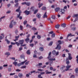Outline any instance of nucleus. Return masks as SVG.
<instances>
[{"instance_id":"nucleus-40","label":"nucleus","mask_w":78,"mask_h":78,"mask_svg":"<svg viewBox=\"0 0 78 78\" xmlns=\"http://www.w3.org/2000/svg\"><path fill=\"white\" fill-rule=\"evenodd\" d=\"M51 19H55V15H53L51 17Z\"/></svg>"},{"instance_id":"nucleus-23","label":"nucleus","mask_w":78,"mask_h":78,"mask_svg":"<svg viewBox=\"0 0 78 78\" xmlns=\"http://www.w3.org/2000/svg\"><path fill=\"white\" fill-rule=\"evenodd\" d=\"M5 41H6L7 44H10V41H8V40L7 39H6L5 40Z\"/></svg>"},{"instance_id":"nucleus-64","label":"nucleus","mask_w":78,"mask_h":78,"mask_svg":"<svg viewBox=\"0 0 78 78\" xmlns=\"http://www.w3.org/2000/svg\"><path fill=\"white\" fill-rule=\"evenodd\" d=\"M37 57V55H33V58H36Z\"/></svg>"},{"instance_id":"nucleus-36","label":"nucleus","mask_w":78,"mask_h":78,"mask_svg":"<svg viewBox=\"0 0 78 78\" xmlns=\"http://www.w3.org/2000/svg\"><path fill=\"white\" fill-rule=\"evenodd\" d=\"M26 5H27V6H30V5H31V3L29 2H26Z\"/></svg>"},{"instance_id":"nucleus-17","label":"nucleus","mask_w":78,"mask_h":78,"mask_svg":"<svg viewBox=\"0 0 78 78\" xmlns=\"http://www.w3.org/2000/svg\"><path fill=\"white\" fill-rule=\"evenodd\" d=\"M45 72L46 74H50V73H52L51 72H49L48 70H46L45 71Z\"/></svg>"},{"instance_id":"nucleus-26","label":"nucleus","mask_w":78,"mask_h":78,"mask_svg":"<svg viewBox=\"0 0 78 78\" xmlns=\"http://www.w3.org/2000/svg\"><path fill=\"white\" fill-rule=\"evenodd\" d=\"M78 14H74L73 15V17L74 18H75V17H78Z\"/></svg>"},{"instance_id":"nucleus-8","label":"nucleus","mask_w":78,"mask_h":78,"mask_svg":"<svg viewBox=\"0 0 78 78\" xmlns=\"http://www.w3.org/2000/svg\"><path fill=\"white\" fill-rule=\"evenodd\" d=\"M71 67V65H68L66 67V71H67V70H69V69Z\"/></svg>"},{"instance_id":"nucleus-34","label":"nucleus","mask_w":78,"mask_h":78,"mask_svg":"<svg viewBox=\"0 0 78 78\" xmlns=\"http://www.w3.org/2000/svg\"><path fill=\"white\" fill-rule=\"evenodd\" d=\"M38 11V9H36L35 10L34 12V14H36L37 12Z\"/></svg>"},{"instance_id":"nucleus-47","label":"nucleus","mask_w":78,"mask_h":78,"mask_svg":"<svg viewBox=\"0 0 78 78\" xmlns=\"http://www.w3.org/2000/svg\"><path fill=\"white\" fill-rule=\"evenodd\" d=\"M78 17H76V18L75 19V20L73 21V22H76L77 20H78Z\"/></svg>"},{"instance_id":"nucleus-51","label":"nucleus","mask_w":78,"mask_h":78,"mask_svg":"<svg viewBox=\"0 0 78 78\" xmlns=\"http://www.w3.org/2000/svg\"><path fill=\"white\" fill-rule=\"evenodd\" d=\"M72 26H73L74 27H75V24H72L70 26V27H72Z\"/></svg>"},{"instance_id":"nucleus-15","label":"nucleus","mask_w":78,"mask_h":78,"mask_svg":"<svg viewBox=\"0 0 78 78\" xmlns=\"http://www.w3.org/2000/svg\"><path fill=\"white\" fill-rule=\"evenodd\" d=\"M59 27H60V25H59V24H57L55 26V28L58 29V28H59Z\"/></svg>"},{"instance_id":"nucleus-45","label":"nucleus","mask_w":78,"mask_h":78,"mask_svg":"<svg viewBox=\"0 0 78 78\" xmlns=\"http://www.w3.org/2000/svg\"><path fill=\"white\" fill-rule=\"evenodd\" d=\"M52 44H53V42L51 41L50 42L48 45H49L50 46H51V45H52Z\"/></svg>"},{"instance_id":"nucleus-41","label":"nucleus","mask_w":78,"mask_h":78,"mask_svg":"<svg viewBox=\"0 0 78 78\" xmlns=\"http://www.w3.org/2000/svg\"><path fill=\"white\" fill-rule=\"evenodd\" d=\"M37 38L38 39H41V37L40 35H37Z\"/></svg>"},{"instance_id":"nucleus-28","label":"nucleus","mask_w":78,"mask_h":78,"mask_svg":"<svg viewBox=\"0 0 78 78\" xmlns=\"http://www.w3.org/2000/svg\"><path fill=\"white\" fill-rule=\"evenodd\" d=\"M71 30L73 31H75L76 30V27H73L71 28Z\"/></svg>"},{"instance_id":"nucleus-14","label":"nucleus","mask_w":78,"mask_h":78,"mask_svg":"<svg viewBox=\"0 0 78 78\" xmlns=\"http://www.w3.org/2000/svg\"><path fill=\"white\" fill-rule=\"evenodd\" d=\"M75 36V35H72V34L70 33L69 34H68V35H67V38L68 39V37H69L70 36Z\"/></svg>"},{"instance_id":"nucleus-12","label":"nucleus","mask_w":78,"mask_h":78,"mask_svg":"<svg viewBox=\"0 0 78 78\" xmlns=\"http://www.w3.org/2000/svg\"><path fill=\"white\" fill-rule=\"evenodd\" d=\"M25 41L26 43H28L30 41V38H27L25 39Z\"/></svg>"},{"instance_id":"nucleus-25","label":"nucleus","mask_w":78,"mask_h":78,"mask_svg":"<svg viewBox=\"0 0 78 78\" xmlns=\"http://www.w3.org/2000/svg\"><path fill=\"white\" fill-rule=\"evenodd\" d=\"M30 50H28L27 51L26 53H27V55H30V53H31V52H30Z\"/></svg>"},{"instance_id":"nucleus-11","label":"nucleus","mask_w":78,"mask_h":78,"mask_svg":"<svg viewBox=\"0 0 78 78\" xmlns=\"http://www.w3.org/2000/svg\"><path fill=\"white\" fill-rule=\"evenodd\" d=\"M41 15L40 13H37L36 15V16L38 19H40V18H41Z\"/></svg>"},{"instance_id":"nucleus-30","label":"nucleus","mask_w":78,"mask_h":78,"mask_svg":"<svg viewBox=\"0 0 78 78\" xmlns=\"http://www.w3.org/2000/svg\"><path fill=\"white\" fill-rule=\"evenodd\" d=\"M13 64L15 65V66H16L17 65V62H14L13 63Z\"/></svg>"},{"instance_id":"nucleus-35","label":"nucleus","mask_w":78,"mask_h":78,"mask_svg":"<svg viewBox=\"0 0 78 78\" xmlns=\"http://www.w3.org/2000/svg\"><path fill=\"white\" fill-rule=\"evenodd\" d=\"M32 30H33V31H35L37 30L36 28H35L34 27H33L31 28Z\"/></svg>"},{"instance_id":"nucleus-50","label":"nucleus","mask_w":78,"mask_h":78,"mask_svg":"<svg viewBox=\"0 0 78 78\" xmlns=\"http://www.w3.org/2000/svg\"><path fill=\"white\" fill-rule=\"evenodd\" d=\"M70 78H75V75H72Z\"/></svg>"},{"instance_id":"nucleus-52","label":"nucleus","mask_w":78,"mask_h":78,"mask_svg":"<svg viewBox=\"0 0 78 78\" xmlns=\"http://www.w3.org/2000/svg\"><path fill=\"white\" fill-rule=\"evenodd\" d=\"M30 47H33L34 46V44H31L30 45Z\"/></svg>"},{"instance_id":"nucleus-19","label":"nucleus","mask_w":78,"mask_h":78,"mask_svg":"<svg viewBox=\"0 0 78 78\" xmlns=\"http://www.w3.org/2000/svg\"><path fill=\"white\" fill-rule=\"evenodd\" d=\"M40 50L41 51H44V48L42 47H40L39 48Z\"/></svg>"},{"instance_id":"nucleus-31","label":"nucleus","mask_w":78,"mask_h":78,"mask_svg":"<svg viewBox=\"0 0 78 78\" xmlns=\"http://www.w3.org/2000/svg\"><path fill=\"white\" fill-rule=\"evenodd\" d=\"M29 26H30V28H31L32 27H31V26L30 25H29L28 24H27L26 25L27 28H28V27H29Z\"/></svg>"},{"instance_id":"nucleus-6","label":"nucleus","mask_w":78,"mask_h":78,"mask_svg":"<svg viewBox=\"0 0 78 78\" xmlns=\"http://www.w3.org/2000/svg\"><path fill=\"white\" fill-rule=\"evenodd\" d=\"M12 22H13V20L11 21L10 24L9 26V28H12V27H13V26H12Z\"/></svg>"},{"instance_id":"nucleus-24","label":"nucleus","mask_w":78,"mask_h":78,"mask_svg":"<svg viewBox=\"0 0 78 78\" xmlns=\"http://www.w3.org/2000/svg\"><path fill=\"white\" fill-rule=\"evenodd\" d=\"M20 58H21V59H22V58H24V59H25V56L23 55H20Z\"/></svg>"},{"instance_id":"nucleus-20","label":"nucleus","mask_w":78,"mask_h":78,"mask_svg":"<svg viewBox=\"0 0 78 78\" xmlns=\"http://www.w3.org/2000/svg\"><path fill=\"white\" fill-rule=\"evenodd\" d=\"M65 67L66 66H63L62 67L60 68L61 70V71L63 70H64V68H65Z\"/></svg>"},{"instance_id":"nucleus-53","label":"nucleus","mask_w":78,"mask_h":78,"mask_svg":"<svg viewBox=\"0 0 78 78\" xmlns=\"http://www.w3.org/2000/svg\"><path fill=\"white\" fill-rule=\"evenodd\" d=\"M21 65H22V64L21 63H19L17 64V66L18 67H20V66H21Z\"/></svg>"},{"instance_id":"nucleus-54","label":"nucleus","mask_w":78,"mask_h":78,"mask_svg":"<svg viewBox=\"0 0 78 78\" xmlns=\"http://www.w3.org/2000/svg\"><path fill=\"white\" fill-rule=\"evenodd\" d=\"M43 57L42 56H41L38 57V58L39 59H43Z\"/></svg>"},{"instance_id":"nucleus-61","label":"nucleus","mask_w":78,"mask_h":78,"mask_svg":"<svg viewBox=\"0 0 78 78\" xmlns=\"http://www.w3.org/2000/svg\"><path fill=\"white\" fill-rule=\"evenodd\" d=\"M53 33H54L53 31H51L49 32V34H53Z\"/></svg>"},{"instance_id":"nucleus-5","label":"nucleus","mask_w":78,"mask_h":78,"mask_svg":"<svg viewBox=\"0 0 78 78\" xmlns=\"http://www.w3.org/2000/svg\"><path fill=\"white\" fill-rule=\"evenodd\" d=\"M23 13H25L26 15H29L30 14V11H28L27 10H25L24 12H23Z\"/></svg>"},{"instance_id":"nucleus-63","label":"nucleus","mask_w":78,"mask_h":78,"mask_svg":"<svg viewBox=\"0 0 78 78\" xmlns=\"http://www.w3.org/2000/svg\"><path fill=\"white\" fill-rule=\"evenodd\" d=\"M22 47H21L19 48V51H21L22 50Z\"/></svg>"},{"instance_id":"nucleus-3","label":"nucleus","mask_w":78,"mask_h":78,"mask_svg":"<svg viewBox=\"0 0 78 78\" xmlns=\"http://www.w3.org/2000/svg\"><path fill=\"white\" fill-rule=\"evenodd\" d=\"M51 52H50L48 54V56L47 58L48 59H49L48 60V61H55L56 59H55V58H51Z\"/></svg>"},{"instance_id":"nucleus-43","label":"nucleus","mask_w":78,"mask_h":78,"mask_svg":"<svg viewBox=\"0 0 78 78\" xmlns=\"http://www.w3.org/2000/svg\"><path fill=\"white\" fill-rule=\"evenodd\" d=\"M42 10H46V7H43L42 8H41Z\"/></svg>"},{"instance_id":"nucleus-27","label":"nucleus","mask_w":78,"mask_h":78,"mask_svg":"<svg viewBox=\"0 0 78 78\" xmlns=\"http://www.w3.org/2000/svg\"><path fill=\"white\" fill-rule=\"evenodd\" d=\"M20 6H19L18 9L16 10V12H18L20 11Z\"/></svg>"},{"instance_id":"nucleus-18","label":"nucleus","mask_w":78,"mask_h":78,"mask_svg":"<svg viewBox=\"0 0 78 78\" xmlns=\"http://www.w3.org/2000/svg\"><path fill=\"white\" fill-rule=\"evenodd\" d=\"M18 75L20 78H22V76H23V74L22 73H19Z\"/></svg>"},{"instance_id":"nucleus-60","label":"nucleus","mask_w":78,"mask_h":78,"mask_svg":"<svg viewBox=\"0 0 78 78\" xmlns=\"http://www.w3.org/2000/svg\"><path fill=\"white\" fill-rule=\"evenodd\" d=\"M30 34H28L26 36V37L27 38H29V37H30Z\"/></svg>"},{"instance_id":"nucleus-62","label":"nucleus","mask_w":78,"mask_h":78,"mask_svg":"<svg viewBox=\"0 0 78 78\" xmlns=\"http://www.w3.org/2000/svg\"><path fill=\"white\" fill-rule=\"evenodd\" d=\"M28 63H29V62L27 61L25 63V65H28Z\"/></svg>"},{"instance_id":"nucleus-29","label":"nucleus","mask_w":78,"mask_h":78,"mask_svg":"<svg viewBox=\"0 0 78 78\" xmlns=\"http://www.w3.org/2000/svg\"><path fill=\"white\" fill-rule=\"evenodd\" d=\"M27 60H26L25 61L21 62V65H23V64H24V63H25V62H27Z\"/></svg>"},{"instance_id":"nucleus-57","label":"nucleus","mask_w":78,"mask_h":78,"mask_svg":"<svg viewBox=\"0 0 78 78\" xmlns=\"http://www.w3.org/2000/svg\"><path fill=\"white\" fill-rule=\"evenodd\" d=\"M26 45H27V44H24L23 45L21 44V47H24L25 46H26Z\"/></svg>"},{"instance_id":"nucleus-38","label":"nucleus","mask_w":78,"mask_h":78,"mask_svg":"<svg viewBox=\"0 0 78 78\" xmlns=\"http://www.w3.org/2000/svg\"><path fill=\"white\" fill-rule=\"evenodd\" d=\"M20 30H22V31L23 29L22 28H23V26H22V25H20Z\"/></svg>"},{"instance_id":"nucleus-44","label":"nucleus","mask_w":78,"mask_h":78,"mask_svg":"<svg viewBox=\"0 0 78 78\" xmlns=\"http://www.w3.org/2000/svg\"><path fill=\"white\" fill-rule=\"evenodd\" d=\"M18 5H19V3H17L15 5V7H16V8H17V7H18Z\"/></svg>"},{"instance_id":"nucleus-10","label":"nucleus","mask_w":78,"mask_h":78,"mask_svg":"<svg viewBox=\"0 0 78 78\" xmlns=\"http://www.w3.org/2000/svg\"><path fill=\"white\" fill-rule=\"evenodd\" d=\"M75 71L76 73H77L76 75V76H78V68H76V69L75 70Z\"/></svg>"},{"instance_id":"nucleus-4","label":"nucleus","mask_w":78,"mask_h":78,"mask_svg":"<svg viewBox=\"0 0 78 78\" xmlns=\"http://www.w3.org/2000/svg\"><path fill=\"white\" fill-rule=\"evenodd\" d=\"M52 55H55L56 56H57V55H58V54H59V51H57L56 52V51L54 50L52 52Z\"/></svg>"},{"instance_id":"nucleus-32","label":"nucleus","mask_w":78,"mask_h":78,"mask_svg":"<svg viewBox=\"0 0 78 78\" xmlns=\"http://www.w3.org/2000/svg\"><path fill=\"white\" fill-rule=\"evenodd\" d=\"M12 47V45H10L9 46V50H11V48Z\"/></svg>"},{"instance_id":"nucleus-49","label":"nucleus","mask_w":78,"mask_h":78,"mask_svg":"<svg viewBox=\"0 0 78 78\" xmlns=\"http://www.w3.org/2000/svg\"><path fill=\"white\" fill-rule=\"evenodd\" d=\"M26 66H23L21 67V69H25L26 68Z\"/></svg>"},{"instance_id":"nucleus-2","label":"nucleus","mask_w":78,"mask_h":78,"mask_svg":"<svg viewBox=\"0 0 78 78\" xmlns=\"http://www.w3.org/2000/svg\"><path fill=\"white\" fill-rule=\"evenodd\" d=\"M58 42L59 43L57 45V47L55 48V49H58V50H61V45H61V44H62V42H61V40H58Z\"/></svg>"},{"instance_id":"nucleus-46","label":"nucleus","mask_w":78,"mask_h":78,"mask_svg":"<svg viewBox=\"0 0 78 78\" xmlns=\"http://www.w3.org/2000/svg\"><path fill=\"white\" fill-rule=\"evenodd\" d=\"M15 44L17 45V46H19L20 45V43H19L18 42H16Z\"/></svg>"},{"instance_id":"nucleus-42","label":"nucleus","mask_w":78,"mask_h":78,"mask_svg":"<svg viewBox=\"0 0 78 78\" xmlns=\"http://www.w3.org/2000/svg\"><path fill=\"white\" fill-rule=\"evenodd\" d=\"M23 24L25 25H26L27 23V20H25L24 21L23 23Z\"/></svg>"},{"instance_id":"nucleus-13","label":"nucleus","mask_w":78,"mask_h":78,"mask_svg":"<svg viewBox=\"0 0 78 78\" xmlns=\"http://www.w3.org/2000/svg\"><path fill=\"white\" fill-rule=\"evenodd\" d=\"M61 26L62 27H63V28H65L66 27V24L63 23L61 24Z\"/></svg>"},{"instance_id":"nucleus-1","label":"nucleus","mask_w":78,"mask_h":78,"mask_svg":"<svg viewBox=\"0 0 78 78\" xmlns=\"http://www.w3.org/2000/svg\"><path fill=\"white\" fill-rule=\"evenodd\" d=\"M68 58H66V63L67 65L70 64V62H69V60H71L72 59V57L71 56V54L70 53H68Z\"/></svg>"},{"instance_id":"nucleus-56","label":"nucleus","mask_w":78,"mask_h":78,"mask_svg":"<svg viewBox=\"0 0 78 78\" xmlns=\"http://www.w3.org/2000/svg\"><path fill=\"white\" fill-rule=\"evenodd\" d=\"M34 54H35V55H37V51H34Z\"/></svg>"},{"instance_id":"nucleus-37","label":"nucleus","mask_w":78,"mask_h":78,"mask_svg":"<svg viewBox=\"0 0 78 78\" xmlns=\"http://www.w3.org/2000/svg\"><path fill=\"white\" fill-rule=\"evenodd\" d=\"M5 55H10V53L9 52H7L5 54Z\"/></svg>"},{"instance_id":"nucleus-33","label":"nucleus","mask_w":78,"mask_h":78,"mask_svg":"<svg viewBox=\"0 0 78 78\" xmlns=\"http://www.w3.org/2000/svg\"><path fill=\"white\" fill-rule=\"evenodd\" d=\"M55 37V34L54 33L52 34L51 36V37L52 38H53V37Z\"/></svg>"},{"instance_id":"nucleus-59","label":"nucleus","mask_w":78,"mask_h":78,"mask_svg":"<svg viewBox=\"0 0 78 78\" xmlns=\"http://www.w3.org/2000/svg\"><path fill=\"white\" fill-rule=\"evenodd\" d=\"M9 13H11V11L9 10L7 11L6 12L7 14H9Z\"/></svg>"},{"instance_id":"nucleus-55","label":"nucleus","mask_w":78,"mask_h":78,"mask_svg":"<svg viewBox=\"0 0 78 78\" xmlns=\"http://www.w3.org/2000/svg\"><path fill=\"white\" fill-rule=\"evenodd\" d=\"M19 35L18 36H15V38L16 39H19Z\"/></svg>"},{"instance_id":"nucleus-39","label":"nucleus","mask_w":78,"mask_h":78,"mask_svg":"<svg viewBox=\"0 0 78 78\" xmlns=\"http://www.w3.org/2000/svg\"><path fill=\"white\" fill-rule=\"evenodd\" d=\"M38 78H43V77H42V76H41V74H39L38 76Z\"/></svg>"},{"instance_id":"nucleus-16","label":"nucleus","mask_w":78,"mask_h":78,"mask_svg":"<svg viewBox=\"0 0 78 78\" xmlns=\"http://www.w3.org/2000/svg\"><path fill=\"white\" fill-rule=\"evenodd\" d=\"M40 2H39L38 4V5H39L38 8H41L42 5H43V4L42 3H41V4H40Z\"/></svg>"},{"instance_id":"nucleus-9","label":"nucleus","mask_w":78,"mask_h":78,"mask_svg":"<svg viewBox=\"0 0 78 78\" xmlns=\"http://www.w3.org/2000/svg\"><path fill=\"white\" fill-rule=\"evenodd\" d=\"M19 42L20 43V44H21V45H22V44H23V42H24V40H20L19 41Z\"/></svg>"},{"instance_id":"nucleus-22","label":"nucleus","mask_w":78,"mask_h":78,"mask_svg":"<svg viewBox=\"0 0 78 78\" xmlns=\"http://www.w3.org/2000/svg\"><path fill=\"white\" fill-rule=\"evenodd\" d=\"M60 9V8H56L55 9V10L56 12H58Z\"/></svg>"},{"instance_id":"nucleus-7","label":"nucleus","mask_w":78,"mask_h":78,"mask_svg":"<svg viewBox=\"0 0 78 78\" xmlns=\"http://www.w3.org/2000/svg\"><path fill=\"white\" fill-rule=\"evenodd\" d=\"M60 12H61L62 13L61 14H64L65 12V9H61L60 10Z\"/></svg>"},{"instance_id":"nucleus-21","label":"nucleus","mask_w":78,"mask_h":78,"mask_svg":"<svg viewBox=\"0 0 78 78\" xmlns=\"http://www.w3.org/2000/svg\"><path fill=\"white\" fill-rule=\"evenodd\" d=\"M46 14L47 12H45L43 18H45V17H47V15H46Z\"/></svg>"},{"instance_id":"nucleus-58","label":"nucleus","mask_w":78,"mask_h":78,"mask_svg":"<svg viewBox=\"0 0 78 78\" xmlns=\"http://www.w3.org/2000/svg\"><path fill=\"white\" fill-rule=\"evenodd\" d=\"M8 70L9 72H11V68H8Z\"/></svg>"},{"instance_id":"nucleus-48","label":"nucleus","mask_w":78,"mask_h":78,"mask_svg":"<svg viewBox=\"0 0 78 78\" xmlns=\"http://www.w3.org/2000/svg\"><path fill=\"white\" fill-rule=\"evenodd\" d=\"M15 33L17 35V33H18V30L17 29H16L15 31Z\"/></svg>"}]
</instances>
